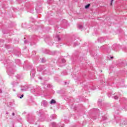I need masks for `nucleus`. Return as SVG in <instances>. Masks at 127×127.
<instances>
[{
  "label": "nucleus",
  "mask_w": 127,
  "mask_h": 127,
  "mask_svg": "<svg viewBox=\"0 0 127 127\" xmlns=\"http://www.w3.org/2000/svg\"><path fill=\"white\" fill-rule=\"evenodd\" d=\"M56 103V101H55V100H52L51 101V104H55Z\"/></svg>",
  "instance_id": "f257e3e1"
},
{
  "label": "nucleus",
  "mask_w": 127,
  "mask_h": 127,
  "mask_svg": "<svg viewBox=\"0 0 127 127\" xmlns=\"http://www.w3.org/2000/svg\"><path fill=\"white\" fill-rule=\"evenodd\" d=\"M90 4H88L87 5H85V8L86 9L89 8V7H90Z\"/></svg>",
  "instance_id": "f03ea898"
},
{
  "label": "nucleus",
  "mask_w": 127,
  "mask_h": 127,
  "mask_svg": "<svg viewBox=\"0 0 127 127\" xmlns=\"http://www.w3.org/2000/svg\"><path fill=\"white\" fill-rule=\"evenodd\" d=\"M114 1V0H111V2L110 4V5H113V2Z\"/></svg>",
  "instance_id": "7ed1b4c3"
},
{
  "label": "nucleus",
  "mask_w": 127,
  "mask_h": 127,
  "mask_svg": "<svg viewBox=\"0 0 127 127\" xmlns=\"http://www.w3.org/2000/svg\"><path fill=\"white\" fill-rule=\"evenodd\" d=\"M78 27H79V28H82L83 26H82V25H79L78 26Z\"/></svg>",
  "instance_id": "20e7f679"
},
{
  "label": "nucleus",
  "mask_w": 127,
  "mask_h": 127,
  "mask_svg": "<svg viewBox=\"0 0 127 127\" xmlns=\"http://www.w3.org/2000/svg\"><path fill=\"white\" fill-rule=\"evenodd\" d=\"M62 62H63V63H65L66 62V61H65V60H64V59H63V60H62Z\"/></svg>",
  "instance_id": "39448f33"
},
{
  "label": "nucleus",
  "mask_w": 127,
  "mask_h": 127,
  "mask_svg": "<svg viewBox=\"0 0 127 127\" xmlns=\"http://www.w3.org/2000/svg\"><path fill=\"white\" fill-rule=\"evenodd\" d=\"M23 94H22L21 97H20V99H22V98H23Z\"/></svg>",
  "instance_id": "423d86ee"
},
{
  "label": "nucleus",
  "mask_w": 127,
  "mask_h": 127,
  "mask_svg": "<svg viewBox=\"0 0 127 127\" xmlns=\"http://www.w3.org/2000/svg\"><path fill=\"white\" fill-rule=\"evenodd\" d=\"M115 99H118V97L117 96H115Z\"/></svg>",
  "instance_id": "0eeeda50"
},
{
  "label": "nucleus",
  "mask_w": 127,
  "mask_h": 127,
  "mask_svg": "<svg viewBox=\"0 0 127 127\" xmlns=\"http://www.w3.org/2000/svg\"><path fill=\"white\" fill-rule=\"evenodd\" d=\"M113 58H114V57H111V59H113Z\"/></svg>",
  "instance_id": "6e6552de"
},
{
  "label": "nucleus",
  "mask_w": 127,
  "mask_h": 127,
  "mask_svg": "<svg viewBox=\"0 0 127 127\" xmlns=\"http://www.w3.org/2000/svg\"><path fill=\"white\" fill-rule=\"evenodd\" d=\"M13 116H14V113H12Z\"/></svg>",
  "instance_id": "1a4fd4ad"
}]
</instances>
